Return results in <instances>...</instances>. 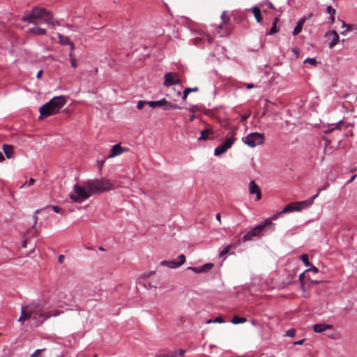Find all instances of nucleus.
Listing matches in <instances>:
<instances>
[{
	"label": "nucleus",
	"mask_w": 357,
	"mask_h": 357,
	"mask_svg": "<svg viewBox=\"0 0 357 357\" xmlns=\"http://www.w3.org/2000/svg\"><path fill=\"white\" fill-rule=\"evenodd\" d=\"M304 63H310L311 66H316L317 61L315 58H307L305 59Z\"/></svg>",
	"instance_id": "2f4dec72"
},
{
	"label": "nucleus",
	"mask_w": 357,
	"mask_h": 357,
	"mask_svg": "<svg viewBox=\"0 0 357 357\" xmlns=\"http://www.w3.org/2000/svg\"><path fill=\"white\" fill-rule=\"evenodd\" d=\"M70 46V54H72L73 55H74L73 54V52H74V50L75 49L74 43H73Z\"/></svg>",
	"instance_id": "8fccbe9b"
},
{
	"label": "nucleus",
	"mask_w": 357,
	"mask_h": 357,
	"mask_svg": "<svg viewBox=\"0 0 357 357\" xmlns=\"http://www.w3.org/2000/svg\"><path fill=\"white\" fill-rule=\"evenodd\" d=\"M50 207H52L53 211L56 213H61L62 212L61 208L57 206H51Z\"/></svg>",
	"instance_id": "79ce46f5"
},
{
	"label": "nucleus",
	"mask_w": 357,
	"mask_h": 357,
	"mask_svg": "<svg viewBox=\"0 0 357 357\" xmlns=\"http://www.w3.org/2000/svg\"><path fill=\"white\" fill-rule=\"evenodd\" d=\"M45 351V349H36L30 357H41V353Z\"/></svg>",
	"instance_id": "72a5a7b5"
},
{
	"label": "nucleus",
	"mask_w": 357,
	"mask_h": 357,
	"mask_svg": "<svg viewBox=\"0 0 357 357\" xmlns=\"http://www.w3.org/2000/svg\"><path fill=\"white\" fill-rule=\"evenodd\" d=\"M215 218H216V220H217L220 223H221L220 214V213H218V214L216 215V217H215Z\"/></svg>",
	"instance_id": "13d9d810"
},
{
	"label": "nucleus",
	"mask_w": 357,
	"mask_h": 357,
	"mask_svg": "<svg viewBox=\"0 0 357 357\" xmlns=\"http://www.w3.org/2000/svg\"><path fill=\"white\" fill-rule=\"evenodd\" d=\"M330 34L333 36V38L331 39V41L328 44L329 48L332 49L339 42V35L335 31H332L330 32Z\"/></svg>",
	"instance_id": "a211bd4d"
},
{
	"label": "nucleus",
	"mask_w": 357,
	"mask_h": 357,
	"mask_svg": "<svg viewBox=\"0 0 357 357\" xmlns=\"http://www.w3.org/2000/svg\"><path fill=\"white\" fill-rule=\"evenodd\" d=\"M198 91V88L197 87H194V88H186L184 91H183V100H185L189 93L190 92H196Z\"/></svg>",
	"instance_id": "393cba45"
},
{
	"label": "nucleus",
	"mask_w": 357,
	"mask_h": 357,
	"mask_svg": "<svg viewBox=\"0 0 357 357\" xmlns=\"http://www.w3.org/2000/svg\"><path fill=\"white\" fill-rule=\"evenodd\" d=\"M164 77L165 81L163 85L166 87L181 83L178 75L176 73H167L165 75Z\"/></svg>",
	"instance_id": "9d476101"
},
{
	"label": "nucleus",
	"mask_w": 357,
	"mask_h": 357,
	"mask_svg": "<svg viewBox=\"0 0 357 357\" xmlns=\"http://www.w3.org/2000/svg\"><path fill=\"white\" fill-rule=\"evenodd\" d=\"M178 261H177V264H178V266H181L182 264H183L185 261V257L184 255H180L178 257Z\"/></svg>",
	"instance_id": "f704fd0d"
},
{
	"label": "nucleus",
	"mask_w": 357,
	"mask_h": 357,
	"mask_svg": "<svg viewBox=\"0 0 357 357\" xmlns=\"http://www.w3.org/2000/svg\"><path fill=\"white\" fill-rule=\"evenodd\" d=\"M284 213H282V211H280V212H279V213H276V214H275V215H272V216H271L270 218H268V219H269V220H271V222H272V220H277L279 217H280V215H281L282 214H284Z\"/></svg>",
	"instance_id": "4c0bfd02"
},
{
	"label": "nucleus",
	"mask_w": 357,
	"mask_h": 357,
	"mask_svg": "<svg viewBox=\"0 0 357 357\" xmlns=\"http://www.w3.org/2000/svg\"><path fill=\"white\" fill-rule=\"evenodd\" d=\"M104 162H104V160H101V161H99V162H98V166H99L100 169H101V168H102V165H103Z\"/></svg>",
	"instance_id": "680f3d73"
},
{
	"label": "nucleus",
	"mask_w": 357,
	"mask_h": 357,
	"mask_svg": "<svg viewBox=\"0 0 357 357\" xmlns=\"http://www.w3.org/2000/svg\"><path fill=\"white\" fill-rule=\"evenodd\" d=\"M213 134L211 129H205L201 131L199 140H206L209 138V135Z\"/></svg>",
	"instance_id": "aec40b11"
},
{
	"label": "nucleus",
	"mask_w": 357,
	"mask_h": 357,
	"mask_svg": "<svg viewBox=\"0 0 357 357\" xmlns=\"http://www.w3.org/2000/svg\"><path fill=\"white\" fill-rule=\"evenodd\" d=\"M60 314H61V312H55V313H54V314H50V315H51V317H52V316H54V317H56V316L59 315ZM48 314H50V313H49Z\"/></svg>",
	"instance_id": "338daca9"
},
{
	"label": "nucleus",
	"mask_w": 357,
	"mask_h": 357,
	"mask_svg": "<svg viewBox=\"0 0 357 357\" xmlns=\"http://www.w3.org/2000/svg\"><path fill=\"white\" fill-rule=\"evenodd\" d=\"M65 257L63 255H61L58 257V262L62 264L64 261Z\"/></svg>",
	"instance_id": "09e8293b"
},
{
	"label": "nucleus",
	"mask_w": 357,
	"mask_h": 357,
	"mask_svg": "<svg viewBox=\"0 0 357 357\" xmlns=\"http://www.w3.org/2000/svg\"><path fill=\"white\" fill-rule=\"evenodd\" d=\"M238 127H234L227 132L226 139L215 149L214 155L215 156L222 155L232 146L236 141L235 136Z\"/></svg>",
	"instance_id": "0eeeda50"
},
{
	"label": "nucleus",
	"mask_w": 357,
	"mask_h": 357,
	"mask_svg": "<svg viewBox=\"0 0 357 357\" xmlns=\"http://www.w3.org/2000/svg\"><path fill=\"white\" fill-rule=\"evenodd\" d=\"M252 13L255 17V19L258 23H260L261 22V13L260 10L258 7H254L252 8Z\"/></svg>",
	"instance_id": "b1692460"
},
{
	"label": "nucleus",
	"mask_w": 357,
	"mask_h": 357,
	"mask_svg": "<svg viewBox=\"0 0 357 357\" xmlns=\"http://www.w3.org/2000/svg\"><path fill=\"white\" fill-rule=\"evenodd\" d=\"M160 264L163 266H167L169 268H172V269H174V268H178V264H177V261L173 260V261H162L160 262Z\"/></svg>",
	"instance_id": "6ab92c4d"
},
{
	"label": "nucleus",
	"mask_w": 357,
	"mask_h": 357,
	"mask_svg": "<svg viewBox=\"0 0 357 357\" xmlns=\"http://www.w3.org/2000/svg\"><path fill=\"white\" fill-rule=\"evenodd\" d=\"M158 107H161L164 110L168 109H181L182 107L176 104L167 101L165 98L158 100Z\"/></svg>",
	"instance_id": "9b49d317"
},
{
	"label": "nucleus",
	"mask_w": 357,
	"mask_h": 357,
	"mask_svg": "<svg viewBox=\"0 0 357 357\" xmlns=\"http://www.w3.org/2000/svg\"><path fill=\"white\" fill-rule=\"evenodd\" d=\"M86 185L93 194L101 193L114 188L113 183L108 179L96 178L86 181Z\"/></svg>",
	"instance_id": "423d86ee"
},
{
	"label": "nucleus",
	"mask_w": 357,
	"mask_h": 357,
	"mask_svg": "<svg viewBox=\"0 0 357 357\" xmlns=\"http://www.w3.org/2000/svg\"><path fill=\"white\" fill-rule=\"evenodd\" d=\"M144 287L148 289H151L152 287L153 288H156V286H152L149 283V284H144Z\"/></svg>",
	"instance_id": "864d4df0"
},
{
	"label": "nucleus",
	"mask_w": 357,
	"mask_h": 357,
	"mask_svg": "<svg viewBox=\"0 0 357 357\" xmlns=\"http://www.w3.org/2000/svg\"><path fill=\"white\" fill-rule=\"evenodd\" d=\"M295 335V331L293 330V329H291V330H288L287 332H286V335L289 336V337H294Z\"/></svg>",
	"instance_id": "c03bdc74"
},
{
	"label": "nucleus",
	"mask_w": 357,
	"mask_h": 357,
	"mask_svg": "<svg viewBox=\"0 0 357 357\" xmlns=\"http://www.w3.org/2000/svg\"><path fill=\"white\" fill-rule=\"evenodd\" d=\"M29 33L36 34V35H45L46 34V30L43 28H40L38 26H35L33 28H31L29 30Z\"/></svg>",
	"instance_id": "412c9836"
},
{
	"label": "nucleus",
	"mask_w": 357,
	"mask_h": 357,
	"mask_svg": "<svg viewBox=\"0 0 357 357\" xmlns=\"http://www.w3.org/2000/svg\"><path fill=\"white\" fill-rule=\"evenodd\" d=\"M310 268H307L305 272H310V271H312L314 273H317L319 270L317 267H315L314 266L312 265V266H310Z\"/></svg>",
	"instance_id": "ea45409f"
},
{
	"label": "nucleus",
	"mask_w": 357,
	"mask_h": 357,
	"mask_svg": "<svg viewBox=\"0 0 357 357\" xmlns=\"http://www.w3.org/2000/svg\"><path fill=\"white\" fill-rule=\"evenodd\" d=\"M146 104V101H144V100H139V101L137 102V108L138 109H142Z\"/></svg>",
	"instance_id": "58836bf2"
},
{
	"label": "nucleus",
	"mask_w": 357,
	"mask_h": 357,
	"mask_svg": "<svg viewBox=\"0 0 357 357\" xmlns=\"http://www.w3.org/2000/svg\"><path fill=\"white\" fill-rule=\"evenodd\" d=\"M301 288H302L303 291V296L304 297H305V298L307 297V294H306V289H305V285H304V282H302V283H301Z\"/></svg>",
	"instance_id": "49530a36"
},
{
	"label": "nucleus",
	"mask_w": 357,
	"mask_h": 357,
	"mask_svg": "<svg viewBox=\"0 0 357 357\" xmlns=\"http://www.w3.org/2000/svg\"><path fill=\"white\" fill-rule=\"evenodd\" d=\"M213 266V264L211 263L205 264L199 267H188V270L192 271L194 273L199 274L202 273L208 272Z\"/></svg>",
	"instance_id": "ddd939ff"
},
{
	"label": "nucleus",
	"mask_w": 357,
	"mask_h": 357,
	"mask_svg": "<svg viewBox=\"0 0 357 357\" xmlns=\"http://www.w3.org/2000/svg\"><path fill=\"white\" fill-rule=\"evenodd\" d=\"M335 130L333 127L328 126V128L324 131L325 133H330L332 131Z\"/></svg>",
	"instance_id": "3c124183"
},
{
	"label": "nucleus",
	"mask_w": 357,
	"mask_h": 357,
	"mask_svg": "<svg viewBox=\"0 0 357 357\" xmlns=\"http://www.w3.org/2000/svg\"><path fill=\"white\" fill-rule=\"evenodd\" d=\"M249 116H250V114L243 115L241 118V121L242 123H244L245 121H246V120L248 119Z\"/></svg>",
	"instance_id": "de8ad7c7"
},
{
	"label": "nucleus",
	"mask_w": 357,
	"mask_h": 357,
	"mask_svg": "<svg viewBox=\"0 0 357 357\" xmlns=\"http://www.w3.org/2000/svg\"><path fill=\"white\" fill-rule=\"evenodd\" d=\"M50 317V314L43 312V307L39 303H31L21 307V315L18 321L24 323L31 318L35 326H38Z\"/></svg>",
	"instance_id": "f257e3e1"
},
{
	"label": "nucleus",
	"mask_w": 357,
	"mask_h": 357,
	"mask_svg": "<svg viewBox=\"0 0 357 357\" xmlns=\"http://www.w3.org/2000/svg\"><path fill=\"white\" fill-rule=\"evenodd\" d=\"M128 151V149L127 148H123L120 144H115L112 147L109 154L107 155V158H113Z\"/></svg>",
	"instance_id": "f8f14e48"
},
{
	"label": "nucleus",
	"mask_w": 357,
	"mask_h": 357,
	"mask_svg": "<svg viewBox=\"0 0 357 357\" xmlns=\"http://www.w3.org/2000/svg\"><path fill=\"white\" fill-rule=\"evenodd\" d=\"M92 195V191L86 185V181L82 185H74L69 194V197L73 202L82 203L88 199Z\"/></svg>",
	"instance_id": "20e7f679"
},
{
	"label": "nucleus",
	"mask_w": 357,
	"mask_h": 357,
	"mask_svg": "<svg viewBox=\"0 0 357 357\" xmlns=\"http://www.w3.org/2000/svg\"><path fill=\"white\" fill-rule=\"evenodd\" d=\"M317 197H318V194H316L307 200L290 203L283 208V210L282 211V213H290V212H294V211H301L303 209L310 206L313 204L314 200Z\"/></svg>",
	"instance_id": "6e6552de"
},
{
	"label": "nucleus",
	"mask_w": 357,
	"mask_h": 357,
	"mask_svg": "<svg viewBox=\"0 0 357 357\" xmlns=\"http://www.w3.org/2000/svg\"><path fill=\"white\" fill-rule=\"evenodd\" d=\"M69 58H70V61L72 67L75 68H77V61H76L75 58L74 57V55H73L72 54H69Z\"/></svg>",
	"instance_id": "473e14b6"
},
{
	"label": "nucleus",
	"mask_w": 357,
	"mask_h": 357,
	"mask_svg": "<svg viewBox=\"0 0 357 357\" xmlns=\"http://www.w3.org/2000/svg\"><path fill=\"white\" fill-rule=\"evenodd\" d=\"M66 103V100L64 96H60L54 97L49 102L40 107L39 118L43 119L57 114Z\"/></svg>",
	"instance_id": "7ed1b4c3"
},
{
	"label": "nucleus",
	"mask_w": 357,
	"mask_h": 357,
	"mask_svg": "<svg viewBox=\"0 0 357 357\" xmlns=\"http://www.w3.org/2000/svg\"><path fill=\"white\" fill-rule=\"evenodd\" d=\"M304 342V340H298L297 342H296L294 344H302Z\"/></svg>",
	"instance_id": "0e129e2a"
},
{
	"label": "nucleus",
	"mask_w": 357,
	"mask_h": 357,
	"mask_svg": "<svg viewBox=\"0 0 357 357\" xmlns=\"http://www.w3.org/2000/svg\"><path fill=\"white\" fill-rule=\"evenodd\" d=\"M346 27V31H351L356 30L357 31V24H347L345 22H342V28Z\"/></svg>",
	"instance_id": "bb28decb"
},
{
	"label": "nucleus",
	"mask_w": 357,
	"mask_h": 357,
	"mask_svg": "<svg viewBox=\"0 0 357 357\" xmlns=\"http://www.w3.org/2000/svg\"><path fill=\"white\" fill-rule=\"evenodd\" d=\"M225 322V319L222 317H216L215 319H208L206 323L207 324H221V323H224Z\"/></svg>",
	"instance_id": "a878e982"
},
{
	"label": "nucleus",
	"mask_w": 357,
	"mask_h": 357,
	"mask_svg": "<svg viewBox=\"0 0 357 357\" xmlns=\"http://www.w3.org/2000/svg\"><path fill=\"white\" fill-rule=\"evenodd\" d=\"M328 186H329V185H328V183H325V185L322 188H319L317 190V194L319 195L322 190H324L327 189Z\"/></svg>",
	"instance_id": "a18cd8bd"
},
{
	"label": "nucleus",
	"mask_w": 357,
	"mask_h": 357,
	"mask_svg": "<svg viewBox=\"0 0 357 357\" xmlns=\"http://www.w3.org/2000/svg\"><path fill=\"white\" fill-rule=\"evenodd\" d=\"M245 86H246V88L248 89H253L255 87V85L253 84H252V83H249V84H247L245 85Z\"/></svg>",
	"instance_id": "603ef678"
},
{
	"label": "nucleus",
	"mask_w": 357,
	"mask_h": 357,
	"mask_svg": "<svg viewBox=\"0 0 357 357\" xmlns=\"http://www.w3.org/2000/svg\"><path fill=\"white\" fill-rule=\"evenodd\" d=\"M333 326L331 324H316L313 326V330L315 333H322L328 329H331Z\"/></svg>",
	"instance_id": "2eb2a0df"
},
{
	"label": "nucleus",
	"mask_w": 357,
	"mask_h": 357,
	"mask_svg": "<svg viewBox=\"0 0 357 357\" xmlns=\"http://www.w3.org/2000/svg\"><path fill=\"white\" fill-rule=\"evenodd\" d=\"M177 353L176 351H171L167 354H159L156 355V357H176Z\"/></svg>",
	"instance_id": "c85d7f7f"
},
{
	"label": "nucleus",
	"mask_w": 357,
	"mask_h": 357,
	"mask_svg": "<svg viewBox=\"0 0 357 357\" xmlns=\"http://www.w3.org/2000/svg\"><path fill=\"white\" fill-rule=\"evenodd\" d=\"M268 226L272 227V230L274 229L275 225L273 224V222H271L269 219L264 220L259 225L251 229L248 232H247L242 237V241L245 243L247 241H252L255 238H260L261 236H263L266 227Z\"/></svg>",
	"instance_id": "39448f33"
},
{
	"label": "nucleus",
	"mask_w": 357,
	"mask_h": 357,
	"mask_svg": "<svg viewBox=\"0 0 357 357\" xmlns=\"http://www.w3.org/2000/svg\"><path fill=\"white\" fill-rule=\"evenodd\" d=\"M35 183V180L32 178H30L28 181L29 185H32Z\"/></svg>",
	"instance_id": "5fc2aeb1"
},
{
	"label": "nucleus",
	"mask_w": 357,
	"mask_h": 357,
	"mask_svg": "<svg viewBox=\"0 0 357 357\" xmlns=\"http://www.w3.org/2000/svg\"><path fill=\"white\" fill-rule=\"evenodd\" d=\"M342 121H340L339 122L336 123H332L330 125L331 127H333L334 130H340V125L342 123Z\"/></svg>",
	"instance_id": "e433bc0d"
},
{
	"label": "nucleus",
	"mask_w": 357,
	"mask_h": 357,
	"mask_svg": "<svg viewBox=\"0 0 357 357\" xmlns=\"http://www.w3.org/2000/svg\"><path fill=\"white\" fill-rule=\"evenodd\" d=\"M38 212H39V210L36 211L35 213L33 215V227H35V225L37 223V221H38V215H37V214H38Z\"/></svg>",
	"instance_id": "37998d69"
},
{
	"label": "nucleus",
	"mask_w": 357,
	"mask_h": 357,
	"mask_svg": "<svg viewBox=\"0 0 357 357\" xmlns=\"http://www.w3.org/2000/svg\"><path fill=\"white\" fill-rule=\"evenodd\" d=\"M312 15H313V14H312V13H310L307 17H306V20H307V19H310V17H312Z\"/></svg>",
	"instance_id": "774afa93"
},
{
	"label": "nucleus",
	"mask_w": 357,
	"mask_h": 357,
	"mask_svg": "<svg viewBox=\"0 0 357 357\" xmlns=\"http://www.w3.org/2000/svg\"><path fill=\"white\" fill-rule=\"evenodd\" d=\"M146 104H148L151 107H158V100L157 101H146Z\"/></svg>",
	"instance_id": "a19ab883"
},
{
	"label": "nucleus",
	"mask_w": 357,
	"mask_h": 357,
	"mask_svg": "<svg viewBox=\"0 0 357 357\" xmlns=\"http://www.w3.org/2000/svg\"><path fill=\"white\" fill-rule=\"evenodd\" d=\"M276 21H277V20L275 19L273 26L271 27V30L268 33V35H272L277 32Z\"/></svg>",
	"instance_id": "c9c22d12"
},
{
	"label": "nucleus",
	"mask_w": 357,
	"mask_h": 357,
	"mask_svg": "<svg viewBox=\"0 0 357 357\" xmlns=\"http://www.w3.org/2000/svg\"><path fill=\"white\" fill-rule=\"evenodd\" d=\"M232 248V245H227L220 252V257H223L224 255H225L226 254H227L231 248Z\"/></svg>",
	"instance_id": "7c9ffc66"
},
{
	"label": "nucleus",
	"mask_w": 357,
	"mask_h": 357,
	"mask_svg": "<svg viewBox=\"0 0 357 357\" xmlns=\"http://www.w3.org/2000/svg\"><path fill=\"white\" fill-rule=\"evenodd\" d=\"M3 151L7 158H13L14 157L13 146L12 145L3 144Z\"/></svg>",
	"instance_id": "dca6fc26"
},
{
	"label": "nucleus",
	"mask_w": 357,
	"mask_h": 357,
	"mask_svg": "<svg viewBox=\"0 0 357 357\" xmlns=\"http://www.w3.org/2000/svg\"><path fill=\"white\" fill-rule=\"evenodd\" d=\"M248 190H249L250 194H256L257 200H259L261 199V193L260 188L254 181H251L249 183Z\"/></svg>",
	"instance_id": "4468645a"
},
{
	"label": "nucleus",
	"mask_w": 357,
	"mask_h": 357,
	"mask_svg": "<svg viewBox=\"0 0 357 357\" xmlns=\"http://www.w3.org/2000/svg\"><path fill=\"white\" fill-rule=\"evenodd\" d=\"M305 21H306V17H303L297 22V24L295 26V28L293 31V33H292V34L294 36H296L301 32L304 23L305 22Z\"/></svg>",
	"instance_id": "f3484780"
},
{
	"label": "nucleus",
	"mask_w": 357,
	"mask_h": 357,
	"mask_svg": "<svg viewBox=\"0 0 357 357\" xmlns=\"http://www.w3.org/2000/svg\"><path fill=\"white\" fill-rule=\"evenodd\" d=\"M305 273V272L300 274V275H299V280H300L301 283H302V282H303V278H304Z\"/></svg>",
	"instance_id": "6e6d98bb"
},
{
	"label": "nucleus",
	"mask_w": 357,
	"mask_h": 357,
	"mask_svg": "<svg viewBox=\"0 0 357 357\" xmlns=\"http://www.w3.org/2000/svg\"><path fill=\"white\" fill-rule=\"evenodd\" d=\"M264 135L259 132H252L243 137L242 142L251 148L261 145L264 142Z\"/></svg>",
	"instance_id": "1a4fd4ad"
},
{
	"label": "nucleus",
	"mask_w": 357,
	"mask_h": 357,
	"mask_svg": "<svg viewBox=\"0 0 357 357\" xmlns=\"http://www.w3.org/2000/svg\"><path fill=\"white\" fill-rule=\"evenodd\" d=\"M22 20L24 22H27L36 25L39 24L38 20L43 21V22L51 27L60 25L59 22L53 17L51 12L43 8L37 6L33 8L31 11L24 15Z\"/></svg>",
	"instance_id": "f03ea898"
},
{
	"label": "nucleus",
	"mask_w": 357,
	"mask_h": 357,
	"mask_svg": "<svg viewBox=\"0 0 357 357\" xmlns=\"http://www.w3.org/2000/svg\"><path fill=\"white\" fill-rule=\"evenodd\" d=\"M292 52H294V54L296 55V57H298L299 51L297 49H293Z\"/></svg>",
	"instance_id": "4d7b16f0"
},
{
	"label": "nucleus",
	"mask_w": 357,
	"mask_h": 357,
	"mask_svg": "<svg viewBox=\"0 0 357 357\" xmlns=\"http://www.w3.org/2000/svg\"><path fill=\"white\" fill-rule=\"evenodd\" d=\"M42 73H43V71L42 70H40L38 72L37 75H36V77L38 79L40 78L41 77V75H42Z\"/></svg>",
	"instance_id": "bf43d9fd"
},
{
	"label": "nucleus",
	"mask_w": 357,
	"mask_h": 357,
	"mask_svg": "<svg viewBox=\"0 0 357 357\" xmlns=\"http://www.w3.org/2000/svg\"><path fill=\"white\" fill-rule=\"evenodd\" d=\"M185 353V350L184 349H180L179 350V355L183 356Z\"/></svg>",
	"instance_id": "69168bd1"
},
{
	"label": "nucleus",
	"mask_w": 357,
	"mask_h": 357,
	"mask_svg": "<svg viewBox=\"0 0 357 357\" xmlns=\"http://www.w3.org/2000/svg\"><path fill=\"white\" fill-rule=\"evenodd\" d=\"M301 259L305 266L310 267V266H312V264L309 262L308 260V255L306 254H303L301 256Z\"/></svg>",
	"instance_id": "c756f323"
},
{
	"label": "nucleus",
	"mask_w": 357,
	"mask_h": 357,
	"mask_svg": "<svg viewBox=\"0 0 357 357\" xmlns=\"http://www.w3.org/2000/svg\"><path fill=\"white\" fill-rule=\"evenodd\" d=\"M327 12L328 14H330L331 23V24L334 23L335 10L331 6H327Z\"/></svg>",
	"instance_id": "5701e85b"
},
{
	"label": "nucleus",
	"mask_w": 357,
	"mask_h": 357,
	"mask_svg": "<svg viewBox=\"0 0 357 357\" xmlns=\"http://www.w3.org/2000/svg\"><path fill=\"white\" fill-rule=\"evenodd\" d=\"M246 319L245 318H241L238 316H234L231 319V322L234 324H242L245 322Z\"/></svg>",
	"instance_id": "cd10ccee"
},
{
	"label": "nucleus",
	"mask_w": 357,
	"mask_h": 357,
	"mask_svg": "<svg viewBox=\"0 0 357 357\" xmlns=\"http://www.w3.org/2000/svg\"><path fill=\"white\" fill-rule=\"evenodd\" d=\"M4 160V156L2 153L0 151V162Z\"/></svg>",
	"instance_id": "e2e57ef3"
},
{
	"label": "nucleus",
	"mask_w": 357,
	"mask_h": 357,
	"mask_svg": "<svg viewBox=\"0 0 357 357\" xmlns=\"http://www.w3.org/2000/svg\"><path fill=\"white\" fill-rule=\"evenodd\" d=\"M57 36L59 40V43L63 45H70L73 43L70 41L68 37L63 36L60 33H57Z\"/></svg>",
	"instance_id": "4be33fe9"
},
{
	"label": "nucleus",
	"mask_w": 357,
	"mask_h": 357,
	"mask_svg": "<svg viewBox=\"0 0 357 357\" xmlns=\"http://www.w3.org/2000/svg\"><path fill=\"white\" fill-rule=\"evenodd\" d=\"M356 175L352 176L350 179L348 181L347 183H351L356 178Z\"/></svg>",
	"instance_id": "052dcab7"
}]
</instances>
